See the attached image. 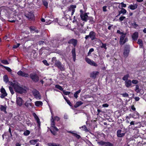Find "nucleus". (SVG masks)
<instances>
[{
  "label": "nucleus",
  "instance_id": "1",
  "mask_svg": "<svg viewBox=\"0 0 146 146\" xmlns=\"http://www.w3.org/2000/svg\"><path fill=\"white\" fill-rule=\"evenodd\" d=\"M52 62L54 64V66L57 67L61 71H64L65 70L64 66L62 64L60 61L56 59V57H53L52 58Z\"/></svg>",
  "mask_w": 146,
  "mask_h": 146
},
{
  "label": "nucleus",
  "instance_id": "2",
  "mask_svg": "<svg viewBox=\"0 0 146 146\" xmlns=\"http://www.w3.org/2000/svg\"><path fill=\"white\" fill-rule=\"evenodd\" d=\"M51 127L50 128V130L51 132L54 135H56V132L58 131V128L55 126V123L54 121V118L53 116L51 117Z\"/></svg>",
  "mask_w": 146,
  "mask_h": 146
},
{
  "label": "nucleus",
  "instance_id": "3",
  "mask_svg": "<svg viewBox=\"0 0 146 146\" xmlns=\"http://www.w3.org/2000/svg\"><path fill=\"white\" fill-rule=\"evenodd\" d=\"M12 84H13V86L16 92L20 94L25 93L26 92V90L25 89L21 87L16 84H13L12 83Z\"/></svg>",
  "mask_w": 146,
  "mask_h": 146
},
{
  "label": "nucleus",
  "instance_id": "4",
  "mask_svg": "<svg viewBox=\"0 0 146 146\" xmlns=\"http://www.w3.org/2000/svg\"><path fill=\"white\" fill-rule=\"evenodd\" d=\"M30 78L34 82H37L39 80L38 76L35 73H31L30 75Z\"/></svg>",
  "mask_w": 146,
  "mask_h": 146
},
{
  "label": "nucleus",
  "instance_id": "5",
  "mask_svg": "<svg viewBox=\"0 0 146 146\" xmlns=\"http://www.w3.org/2000/svg\"><path fill=\"white\" fill-rule=\"evenodd\" d=\"M129 45H126L125 47L123 55L125 57H127L129 54Z\"/></svg>",
  "mask_w": 146,
  "mask_h": 146
},
{
  "label": "nucleus",
  "instance_id": "6",
  "mask_svg": "<svg viewBox=\"0 0 146 146\" xmlns=\"http://www.w3.org/2000/svg\"><path fill=\"white\" fill-rule=\"evenodd\" d=\"M85 60L88 63L91 65L94 66H98L97 64L93 60H91L88 58H85Z\"/></svg>",
  "mask_w": 146,
  "mask_h": 146
},
{
  "label": "nucleus",
  "instance_id": "7",
  "mask_svg": "<svg viewBox=\"0 0 146 146\" xmlns=\"http://www.w3.org/2000/svg\"><path fill=\"white\" fill-rule=\"evenodd\" d=\"M33 95L37 99L39 100L41 98L39 92L36 90H33Z\"/></svg>",
  "mask_w": 146,
  "mask_h": 146
},
{
  "label": "nucleus",
  "instance_id": "8",
  "mask_svg": "<svg viewBox=\"0 0 146 146\" xmlns=\"http://www.w3.org/2000/svg\"><path fill=\"white\" fill-rule=\"evenodd\" d=\"M76 6L75 5H71L68 8V11H71V15L72 16L75 11V9L76 8Z\"/></svg>",
  "mask_w": 146,
  "mask_h": 146
},
{
  "label": "nucleus",
  "instance_id": "9",
  "mask_svg": "<svg viewBox=\"0 0 146 146\" xmlns=\"http://www.w3.org/2000/svg\"><path fill=\"white\" fill-rule=\"evenodd\" d=\"M17 74L20 76L25 77H27L29 76L28 74L24 72H23L21 70L19 71L17 73Z\"/></svg>",
  "mask_w": 146,
  "mask_h": 146
},
{
  "label": "nucleus",
  "instance_id": "10",
  "mask_svg": "<svg viewBox=\"0 0 146 146\" xmlns=\"http://www.w3.org/2000/svg\"><path fill=\"white\" fill-rule=\"evenodd\" d=\"M99 74V72L98 71H93L90 74V77L95 78Z\"/></svg>",
  "mask_w": 146,
  "mask_h": 146
},
{
  "label": "nucleus",
  "instance_id": "11",
  "mask_svg": "<svg viewBox=\"0 0 146 146\" xmlns=\"http://www.w3.org/2000/svg\"><path fill=\"white\" fill-rule=\"evenodd\" d=\"M77 42V40L73 38L71 39L68 41V43L72 44L74 46L76 45Z\"/></svg>",
  "mask_w": 146,
  "mask_h": 146
},
{
  "label": "nucleus",
  "instance_id": "12",
  "mask_svg": "<svg viewBox=\"0 0 146 146\" xmlns=\"http://www.w3.org/2000/svg\"><path fill=\"white\" fill-rule=\"evenodd\" d=\"M16 102L17 104L19 106H21L23 103V100L20 97L17 98Z\"/></svg>",
  "mask_w": 146,
  "mask_h": 146
},
{
  "label": "nucleus",
  "instance_id": "13",
  "mask_svg": "<svg viewBox=\"0 0 146 146\" xmlns=\"http://www.w3.org/2000/svg\"><path fill=\"white\" fill-rule=\"evenodd\" d=\"M89 36L92 40H94L96 38V33L93 31L90 32Z\"/></svg>",
  "mask_w": 146,
  "mask_h": 146
},
{
  "label": "nucleus",
  "instance_id": "14",
  "mask_svg": "<svg viewBox=\"0 0 146 146\" xmlns=\"http://www.w3.org/2000/svg\"><path fill=\"white\" fill-rule=\"evenodd\" d=\"M31 101V99L27 100L25 103V105L28 108H29L30 107H32V106Z\"/></svg>",
  "mask_w": 146,
  "mask_h": 146
},
{
  "label": "nucleus",
  "instance_id": "15",
  "mask_svg": "<svg viewBox=\"0 0 146 146\" xmlns=\"http://www.w3.org/2000/svg\"><path fill=\"white\" fill-rule=\"evenodd\" d=\"M125 85L128 88L131 85V81L130 80H128L125 81Z\"/></svg>",
  "mask_w": 146,
  "mask_h": 146
},
{
  "label": "nucleus",
  "instance_id": "16",
  "mask_svg": "<svg viewBox=\"0 0 146 146\" xmlns=\"http://www.w3.org/2000/svg\"><path fill=\"white\" fill-rule=\"evenodd\" d=\"M82 19L84 21H87V19L88 17V16L86 13H85L83 15H80Z\"/></svg>",
  "mask_w": 146,
  "mask_h": 146
},
{
  "label": "nucleus",
  "instance_id": "17",
  "mask_svg": "<svg viewBox=\"0 0 146 146\" xmlns=\"http://www.w3.org/2000/svg\"><path fill=\"white\" fill-rule=\"evenodd\" d=\"M121 130H119L117 131V136L119 137H122L123 136L125 135V133H121Z\"/></svg>",
  "mask_w": 146,
  "mask_h": 146
},
{
  "label": "nucleus",
  "instance_id": "18",
  "mask_svg": "<svg viewBox=\"0 0 146 146\" xmlns=\"http://www.w3.org/2000/svg\"><path fill=\"white\" fill-rule=\"evenodd\" d=\"M137 4H135L134 5H129L128 8L130 9L133 10L137 8Z\"/></svg>",
  "mask_w": 146,
  "mask_h": 146
},
{
  "label": "nucleus",
  "instance_id": "19",
  "mask_svg": "<svg viewBox=\"0 0 146 146\" xmlns=\"http://www.w3.org/2000/svg\"><path fill=\"white\" fill-rule=\"evenodd\" d=\"M126 35V33H125L121 35L120 38L119 43H122V41H123L124 39L125 38Z\"/></svg>",
  "mask_w": 146,
  "mask_h": 146
},
{
  "label": "nucleus",
  "instance_id": "20",
  "mask_svg": "<svg viewBox=\"0 0 146 146\" xmlns=\"http://www.w3.org/2000/svg\"><path fill=\"white\" fill-rule=\"evenodd\" d=\"M138 36V32H135L132 35V37L133 40H136Z\"/></svg>",
  "mask_w": 146,
  "mask_h": 146
},
{
  "label": "nucleus",
  "instance_id": "21",
  "mask_svg": "<svg viewBox=\"0 0 146 146\" xmlns=\"http://www.w3.org/2000/svg\"><path fill=\"white\" fill-rule=\"evenodd\" d=\"M72 52L74 61H75L76 60V54L75 53V50L74 49H72Z\"/></svg>",
  "mask_w": 146,
  "mask_h": 146
},
{
  "label": "nucleus",
  "instance_id": "22",
  "mask_svg": "<svg viewBox=\"0 0 146 146\" xmlns=\"http://www.w3.org/2000/svg\"><path fill=\"white\" fill-rule=\"evenodd\" d=\"M38 141L39 139H38L31 140L29 142L31 144L34 145Z\"/></svg>",
  "mask_w": 146,
  "mask_h": 146
},
{
  "label": "nucleus",
  "instance_id": "23",
  "mask_svg": "<svg viewBox=\"0 0 146 146\" xmlns=\"http://www.w3.org/2000/svg\"><path fill=\"white\" fill-rule=\"evenodd\" d=\"M127 12L126 10L122 8L121 9V10L119 11V14L118 16L119 15L121 14H125Z\"/></svg>",
  "mask_w": 146,
  "mask_h": 146
},
{
  "label": "nucleus",
  "instance_id": "24",
  "mask_svg": "<svg viewBox=\"0 0 146 146\" xmlns=\"http://www.w3.org/2000/svg\"><path fill=\"white\" fill-rule=\"evenodd\" d=\"M35 104L36 106L39 107L42 106V103L40 101H37L35 102Z\"/></svg>",
  "mask_w": 146,
  "mask_h": 146
},
{
  "label": "nucleus",
  "instance_id": "25",
  "mask_svg": "<svg viewBox=\"0 0 146 146\" xmlns=\"http://www.w3.org/2000/svg\"><path fill=\"white\" fill-rule=\"evenodd\" d=\"M35 119H36L37 121V123H38V126L39 127L40 126V119H39L38 117L36 115H35Z\"/></svg>",
  "mask_w": 146,
  "mask_h": 146
},
{
  "label": "nucleus",
  "instance_id": "26",
  "mask_svg": "<svg viewBox=\"0 0 146 146\" xmlns=\"http://www.w3.org/2000/svg\"><path fill=\"white\" fill-rule=\"evenodd\" d=\"M83 104L81 101L78 102H76V104L75 105L74 107L75 108H77L81 105Z\"/></svg>",
  "mask_w": 146,
  "mask_h": 146
},
{
  "label": "nucleus",
  "instance_id": "27",
  "mask_svg": "<svg viewBox=\"0 0 146 146\" xmlns=\"http://www.w3.org/2000/svg\"><path fill=\"white\" fill-rule=\"evenodd\" d=\"M1 92L3 94H4L5 96H7V94L6 93L5 89L4 88H2L1 89Z\"/></svg>",
  "mask_w": 146,
  "mask_h": 146
},
{
  "label": "nucleus",
  "instance_id": "28",
  "mask_svg": "<svg viewBox=\"0 0 146 146\" xmlns=\"http://www.w3.org/2000/svg\"><path fill=\"white\" fill-rule=\"evenodd\" d=\"M29 19H32L34 17V15L31 13H29L28 14V16H27Z\"/></svg>",
  "mask_w": 146,
  "mask_h": 146
},
{
  "label": "nucleus",
  "instance_id": "29",
  "mask_svg": "<svg viewBox=\"0 0 146 146\" xmlns=\"http://www.w3.org/2000/svg\"><path fill=\"white\" fill-rule=\"evenodd\" d=\"M81 90L80 89L79 90L77 91L74 94V96L75 98H78V94H79L81 92Z\"/></svg>",
  "mask_w": 146,
  "mask_h": 146
},
{
  "label": "nucleus",
  "instance_id": "30",
  "mask_svg": "<svg viewBox=\"0 0 146 146\" xmlns=\"http://www.w3.org/2000/svg\"><path fill=\"white\" fill-rule=\"evenodd\" d=\"M4 81L6 83H7L8 81V78L7 76L6 75H5L3 76Z\"/></svg>",
  "mask_w": 146,
  "mask_h": 146
},
{
  "label": "nucleus",
  "instance_id": "31",
  "mask_svg": "<svg viewBox=\"0 0 146 146\" xmlns=\"http://www.w3.org/2000/svg\"><path fill=\"white\" fill-rule=\"evenodd\" d=\"M129 77V74H127L124 76L122 78V79L124 81H126L128 80V78Z\"/></svg>",
  "mask_w": 146,
  "mask_h": 146
},
{
  "label": "nucleus",
  "instance_id": "32",
  "mask_svg": "<svg viewBox=\"0 0 146 146\" xmlns=\"http://www.w3.org/2000/svg\"><path fill=\"white\" fill-rule=\"evenodd\" d=\"M128 38H125L124 39L123 41H122V43H119V44L121 45H123L124 44H125L126 42L128 41Z\"/></svg>",
  "mask_w": 146,
  "mask_h": 146
},
{
  "label": "nucleus",
  "instance_id": "33",
  "mask_svg": "<svg viewBox=\"0 0 146 146\" xmlns=\"http://www.w3.org/2000/svg\"><path fill=\"white\" fill-rule=\"evenodd\" d=\"M55 87L61 91H63V89L62 87L58 85H56L55 86Z\"/></svg>",
  "mask_w": 146,
  "mask_h": 146
},
{
  "label": "nucleus",
  "instance_id": "34",
  "mask_svg": "<svg viewBox=\"0 0 146 146\" xmlns=\"http://www.w3.org/2000/svg\"><path fill=\"white\" fill-rule=\"evenodd\" d=\"M79 31L82 33H86V31L83 30V27H81L79 29Z\"/></svg>",
  "mask_w": 146,
  "mask_h": 146
},
{
  "label": "nucleus",
  "instance_id": "35",
  "mask_svg": "<svg viewBox=\"0 0 146 146\" xmlns=\"http://www.w3.org/2000/svg\"><path fill=\"white\" fill-rule=\"evenodd\" d=\"M137 43L140 46H143V41L141 39H138Z\"/></svg>",
  "mask_w": 146,
  "mask_h": 146
},
{
  "label": "nucleus",
  "instance_id": "36",
  "mask_svg": "<svg viewBox=\"0 0 146 146\" xmlns=\"http://www.w3.org/2000/svg\"><path fill=\"white\" fill-rule=\"evenodd\" d=\"M105 146H113V145L112 144L110 143V142H106L105 143Z\"/></svg>",
  "mask_w": 146,
  "mask_h": 146
},
{
  "label": "nucleus",
  "instance_id": "37",
  "mask_svg": "<svg viewBox=\"0 0 146 146\" xmlns=\"http://www.w3.org/2000/svg\"><path fill=\"white\" fill-rule=\"evenodd\" d=\"M0 109L1 110L3 111L6 113V108L5 106H1L0 107Z\"/></svg>",
  "mask_w": 146,
  "mask_h": 146
},
{
  "label": "nucleus",
  "instance_id": "38",
  "mask_svg": "<svg viewBox=\"0 0 146 146\" xmlns=\"http://www.w3.org/2000/svg\"><path fill=\"white\" fill-rule=\"evenodd\" d=\"M106 142H104L102 141H101L100 142H98V143L99 144V145H105V143H106Z\"/></svg>",
  "mask_w": 146,
  "mask_h": 146
},
{
  "label": "nucleus",
  "instance_id": "39",
  "mask_svg": "<svg viewBox=\"0 0 146 146\" xmlns=\"http://www.w3.org/2000/svg\"><path fill=\"white\" fill-rule=\"evenodd\" d=\"M82 128L83 129V130L86 131V132H88V130L86 127L84 125L83 126H82L81 127H80V128Z\"/></svg>",
  "mask_w": 146,
  "mask_h": 146
},
{
  "label": "nucleus",
  "instance_id": "40",
  "mask_svg": "<svg viewBox=\"0 0 146 146\" xmlns=\"http://www.w3.org/2000/svg\"><path fill=\"white\" fill-rule=\"evenodd\" d=\"M30 133V131L29 130H26L25 131L23 134L27 136Z\"/></svg>",
  "mask_w": 146,
  "mask_h": 146
},
{
  "label": "nucleus",
  "instance_id": "41",
  "mask_svg": "<svg viewBox=\"0 0 146 146\" xmlns=\"http://www.w3.org/2000/svg\"><path fill=\"white\" fill-rule=\"evenodd\" d=\"M131 82L133 84H136L138 83V81L137 80H133Z\"/></svg>",
  "mask_w": 146,
  "mask_h": 146
},
{
  "label": "nucleus",
  "instance_id": "42",
  "mask_svg": "<svg viewBox=\"0 0 146 146\" xmlns=\"http://www.w3.org/2000/svg\"><path fill=\"white\" fill-rule=\"evenodd\" d=\"M73 135L78 139H79L80 137V135L77 134L76 133H74Z\"/></svg>",
  "mask_w": 146,
  "mask_h": 146
},
{
  "label": "nucleus",
  "instance_id": "43",
  "mask_svg": "<svg viewBox=\"0 0 146 146\" xmlns=\"http://www.w3.org/2000/svg\"><path fill=\"white\" fill-rule=\"evenodd\" d=\"M63 92L64 94L65 95H69L70 93V92H66V91L64 90H63Z\"/></svg>",
  "mask_w": 146,
  "mask_h": 146
},
{
  "label": "nucleus",
  "instance_id": "44",
  "mask_svg": "<svg viewBox=\"0 0 146 146\" xmlns=\"http://www.w3.org/2000/svg\"><path fill=\"white\" fill-rule=\"evenodd\" d=\"M121 95L124 97H128L129 96V95L126 93L122 94Z\"/></svg>",
  "mask_w": 146,
  "mask_h": 146
},
{
  "label": "nucleus",
  "instance_id": "45",
  "mask_svg": "<svg viewBox=\"0 0 146 146\" xmlns=\"http://www.w3.org/2000/svg\"><path fill=\"white\" fill-rule=\"evenodd\" d=\"M9 88L12 94H13L14 93V92L12 88L9 86Z\"/></svg>",
  "mask_w": 146,
  "mask_h": 146
},
{
  "label": "nucleus",
  "instance_id": "46",
  "mask_svg": "<svg viewBox=\"0 0 146 146\" xmlns=\"http://www.w3.org/2000/svg\"><path fill=\"white\" fill-rule=\"evenodd\" d=\"M55 143H48V146H55Z\"/></svg>",
  "mask_w": 146,
  "mask_h": 146
},
{
  "label": "nucleus",
  "instance_id": "47",
  "mask_svg": "<svg viewBox=\"0 0 146 146\" xmlns=\"http://www.w3.org/2000/svg\"><path fill=\"white\" fill-rule=\"evenodd\" d=\"M43 5H44V6L46 7H47L48 5V3L45 1H44L43 2Z\"/></svg>",
  "mask_w": 146,
  "mask_h": 146
},
{
  "label": "nucleus",
  "instance_id": "48",
  "mask_svg": "<svg viewBox=\"0 0 146 146\" xmlns=\"http://www.w3.org/2000/svg\"><path fill=\"white\" fill-rule=\"evenodd\" d=\"M135 90L137 92V93H138L139 92V86L138 85H136V86Z\"/></svg>",
  "mask_w": 146,
  "mask_h": 146
},
{
  "label": "nucleus",
  "instance_id": "49",
  "mask_svg": "<svg viewBox=\"0 0 146 146\" xmlns=\"http://www.w3.org/2000/svg\"><path fill=\"white\" fill-rule=\"evenodd\" d=\"M2 62L5 64H9L8 61L7 60H3L1 61Z\"/></svg>",
  "mask_w": 146,
  "mask_h": 146
},
{
  "label": "nucleus",
  "instance_id": "50",
  "mask_svg": "<svg viewBox=\"0 0 146 146\" xmlns=\"http://www.w3.org/2000/svg\"><path fill=\"white\" fill-rule=\"evenodd\" d=\"M102 45L101 46V47L102 48H104L106 49V44H103L102 43Z\"/></svg>",
  "mask_w": 146,
  "mask_h": 146
},
{
  "label": "nucleus",
  "instance_id": "51",
  "mask_svg": "<svg viewBox=\"0 0 146 146\" xmlns=\"http://www.w3.org/2000/svg\"><path fill=\"white\" fill-rule=\"evenodd\" d=\"M20 45V44L19 43H18L16 45H14L13 47V48H16L19 47V45Z\"/></svg>",
  "mask_w": 146,
  "mask_h": 146
},
{
  "label": "nucleus",
  "instance_id": "52",
  "mask_svg": "<svg viewBox=\"0 0 146 146\" xmlns=\"http://www.w3.org/2000/svg\"><path fill=\"white\" fill-rule=\"evenodd\" d=\"M94 51V49L93 48H91L90 49L88 53V55L91 54V53Z\"/></svg>",
  "mask_w": 146,
  "mask_h": 146
},
{
  "label": "nucleus",
  "instance_id": "53",
  "mask_svg": "<svg viewBox=\"0 0 146 146\" xmlns=\"http://www.w3.org/2000/svg\"><path fill=\"white\" fill-rule=\"evenodd\" d=\"M60 118L58 116H56L54 117V120H56L57 121H58L60 120Z\"/></svg>",
  "mask_w": 146,
  "mask_h": 146
},
{
  "label": "nucleus",
  "instance_id": "54",
  "mask_svg": "<svg viewBox=\"0 0 146 146\" xmlns=\"http://www.w3.org/2000/svg\"><path fill=\"white\" fill-rule=\"evenodd\" d=\"M64 99L66 100V101L67 102V103L70 106H71V103L69 101V100L66 99L65 98V97H64Z\"/></svg>",
  "mask_w": 146,
  "mask_h": 146
},
{
  "label": "nucleus",
  "instance_id": "55",
  "mask_svg": "<svg viewBox=\"0 0 146 146\" xmlns=\"http://www.w3.org/2000/svg\"><path fill=\"white\" fill-rule=\"evenodd\" d=\"M125 18V17L124 16H121L119 18V20L122 21Z\"/></svg>",
  "mask_w": 146,
  "mask_h": 146
},
{
  "label": "nucleus",
  "instance_id": "56",
  "mask_svg": "<svg viewBox=\"0 0 146 146\" xmlns=\"http://www.w3.org/2000/svg\"><path fill=\"white\" fill-rule=\"evenodd\" d=\"M43 63H44V64L45 65H46L47 66H48L49 65V64H48V63H47V61L46 60H44L43 61Z\"/></svg>",
  "mask_w": 146,
  "mask_h": 146
},
{
  "label": "nucleus",
  "instance_id": "57",
  "mask_svg": "<svg viewBox=\"0 0 146 146\" xmlns=\"http://www.w3.org/2000/svg\"><path fill=\"white\" fill-rule=\"evenodd\" d=\"M120 4L121 5L122 7H126V4L124 3L123 2H121V3Z\"/></svg>",
  "mask_w": 146,
  "mask_h": 146
},
{
  "label": "nucleus",
  "instance_id": "58",
  "mask_svg": "<svg viewBox=\"0 0 146 146\" xmlns=\"http://www.w3.org/2000/svg\"><path fill=\"white\" fill-rule=\"evenodd\" d=\"M117 33L121 35H122V34L124 33L123 32H121L119 30H117Z\"/></svg>",
  "mask_w": 146,
  "mask_h": 146
},
{
  "label": "nucleus",
  "instance_id": "59",
  "mask_svg": "<svg viewBox=\"0 0 146 146\" xmlns=\"http://www.w3.org/2000/svg\"><path fill=\"white\" fill-rule=\"evenodd\" d=\"M107 7L106 6H104L103 7V10L104 12H106L107 11Z\"/></svg>",
  "mask_w": 146,
  "mask_h": 146
},
{
  "label": "nucleus",
  "instance_id": "60",
  "mask_svg": "<svg viewBox=\"0 0 146 146\" xmlns=\"http://www.w3.org/2000/svg\"><path fill=\"white\" fill-rule=\"evenodd\" d=\"M5 68L6 70L9 72H11V69L9 67H6Z\"/></svg>",
  "mask_w": 146,
  "mask_h": 146
},
{
  "label": "nucleus",
  "instance_id": "61",
  "mask_svg": "<svg viewBox=\"0 0 146 146\" xmlns=\"http://www.w3.org/2000/svg\"><path fill=\"white\" fill-rule=\"evenodd\" d=\"M102 106L103 107H108V105L107 104H103L102 105Z\"/></svg>",
  "mask_w": 146,
  "mask_h": 146
},
{
  "label": "nucleus",
  "instance_id": "62",
  "mask_svg": "<svg viewBox=\"0 0 146 146\" xmlns=\"http://www.w3.org/2000/svg\"><path fill=\"white\" fill-rule=\"evenodd\" d=\"M27 124L28 126H30L31 125V123L29 121H27Z\"/></svg>",
  "mask_w": 146,
  "mask_h": 146
},
{
  "label": "nucleus",
  "instance_id": "63",
  "mask_svg": "<svg viewBox=\"0 0 146 146\" xmlns=\"http://www.w3.org/2000/svg\"><path fill=\"white\" fill-rule=\"evenodd\" d=\"M134 124H135V121H131V122L130 123V124L131 125H134Z\"/></svg>",
  "mask_w": 146,
  "mask_h": 146
},
{
  "label": "nucleus",
  "instance_id": "64",
  "mask_svg": "<svg viewBox=\"0 0 146 146\" xmlns=\"http://www.w3.org/2000/svg\"><path fill=\"white\" fill-rule=\"evenodd\" d=\"M139 98L138 97H137L135 98V100L136 101H138L139 100Z\"/></svg>",
  "mask_w": 146,
  "mask_h": 146
}]
</instances>
